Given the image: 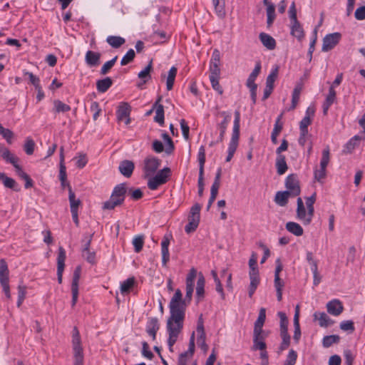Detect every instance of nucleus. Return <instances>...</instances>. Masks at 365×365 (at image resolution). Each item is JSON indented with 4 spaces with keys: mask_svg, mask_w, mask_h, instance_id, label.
I'll return each instance as SVG.
<instances>
[{
    "mask_svg": "<svg viewBox=\"0 0 365 365\" xmlns=\"http://www.w3.org/2000/svg\"><path fill=\"white\" fill-rule=\"evenodd\" d=\"M183 353H186V356L189 357H192L194 353H195V332L193 331L190 336V341H189V347L188 349L186 351H184Z\"/></svg>",
    "mask_w": 365,
    "mask_h": 365,
    "instance_id": "62",
    "label": "nucleus"
},
{
    "mask_svg": "<svg viewBox=\"0 0 365 365\" xmlns=\"http://www.w3.org/2000/svg\"><path fill=\"white\" fill-rule=\"evenodd\" d=\"M135 279L133 277H130L123 281L120 284V292L123 294H128L130 292V289L133 287Z\"/></svg>",
    "mask_w": 365,
    "mask_h": 365,
    "instance_id": "43",
    "label": "nucleus"
},
{
    "mask_svg": "<svg viewBox=\"0 0 365 365\" xmlns=\"http://www.w3.org/2000/svg\"><path fill=\"white\" fill-rule=\"evenodd\" d=\"M93 236V234L86 233L83 235V238L82 240V243H83V249H82L83 256H85V252H88V250H90V246L91 244Z\"/></svg>",
    "mask_w": 365,
    "mask_h": 365,
    "instance_id": "47",
    "label": "nucleus"
},
{
    "mask_svg": "<svg viewBox=\"0 0 365 365\" xmlns=\"http://www.w3.org/2000/svg\"><path fill=\"white\" fill-rule=\"evenodd\" d=\"M327 309L329 314L339 316L344 310V307L339 299H333L327 304Z\"/></svg>",
    "mask_w": 365,
    "mask_h": 365,
    "instance_id": "17",
    "label": "nucleus"
},
{
    "mask_svg": "<svg viewBox=\"0 0 365 365\" xmlns=\"http://www.w3.org/2000/svg\"><path fill=\"white\" fill-rule=\"evenodd\" d=\"M133 245L135 252H140L144 245V237L143 235H138L133 240Z\"/></svg>",
    "mask_w": 365,
    "mask_h": 365,
    "instance_id": "50",
    "label": "nucleus"
},
{
    "mask_svg": "<svg viewBox=\"0 0 365 365\" xmlns=\"http://www.w3.org/2000/svg\"><path fill=\"white\" fill-rule=\"evenodd\" d=\"M230 121H227V118L226 119H223V120L218 124V128L220 129V135L218 138V141L222 142L224 140V135L229 124Z\"/></svg>",
    "mask_w": 365,
    "mask_h": 365,
    "instance_id": "55",
    "label": "nucleus"
},
{
    "mask_svg": "<svg viewBox=\"0 0 365 365\" xmlns=\"http://www.w3.org/2000/svg\"><path fill=\"white\" fill-rule=\"evenodd\" d=\"M278 66L272 68L266 79V86L274 88V83L278 76Z\"/></svg>",
    "mask_w": 365,
    "mask_h": 365,
    "instance_id": "42",
    "label": "nucleus"
},
{
    "mask_svg": "<svg viewBox=\"0 0 365 365\" xmlns=\"http://www.w3.org/2000/svg\"><path fill=\"white\" fill-rule=\"evenodd\" d=\"M72 348L73 351V365H83V349L79 331L74 327L72 331Z\"/></svg>",
    "mask_w": 365,
    "mask_h": 365,
    "instance_id": "2",
    "label": "nucleus"
},
{
    "mask_svg": "<svg viewBox=\"0 0 365 365\" xmlns=\"http://www.w3.org/2000/svg\"><path fill=\"white\" fill-rule=\"evenodd\" d=\"M201 207H191L187 215V224L185 227V232L187 234L194 232L199 226L200 222Z\"/></svg>",
    "mask_w": 365,
    "mask_h": 365,
    "instance_id": "6",
    "label": "nucleus"
},
{
    "mask_svg": "<svg viewBox=\"0 0 365 365\" xmlns=\"http://www.w3.org/2000/svg\"><path fill=\"white\" fill-rule=\"evenodd\" d=\"M130 106L128 103H121L116 110L118 121H124L125 125H129L131 122V119L130 118Z\"/></svg>",
    "mask_w": 365,
    "mask_h": 365,
    "instance_id": "10",
    "label": "nucleus"
},
{
    "mask_svg": "<svg viewBox=\"0 0 365 365\" xmlns=\"http://www.w3.org/2000/svg\"><path fill=\"white\" fill-rule=\"evenodd\" d=\"M161 160L154 156H148L144 160L143 172L146 177L153 175L160 165Z\"/></svg>",
    "mask_w": 365,
    "mask_h": 365,
    "instance_id": "7",
    "label": "nucleus"
},
{
    "mask_svg": "<svg viewBox=\"0 0 365 365\" xmlns=\"http://www.w3.org/2000/svg\"><path fill=\"white\" fill-rule=\"evenodd\" d=\"M128 184L120 183L114 187L110 200L104 202L103 205H120L127 196Z\"/></svg>",
    "mask_w": 365,
    "mask_h": 365,
    "instance_id": "3",
    "label": "nucleus"
},
{
    "mask_svg": "<svg viewBox=\"0 0 365 365\" xmlns=\"http://www.w3.org/2000/svg\"><path fill=\"white\" fill-rule=\"evenodd\" d=\"M66 257V251L64 248L63 247H59L57 257V278L59 284L62 283Z\"/></svg>",
    "mask_w": 365,
    "mask_h": 365,
    "instance_id": "14",
    "label": "nucleus"
},
{
    "mask_svg": "<svg viewBox=\"0 0 365 365\" xmlns=\"http://www.w3.org/2000/svg\"><path fill=\"white\" fill-rule=\"evenodd\" d=\"M285 227L288 232L297 237L302 236L304 233L302 226L294 222H287Z\"/></svg>",
    "mask_w": 365,
    "mask_h": 365,
    "instance_id": "30",
    "label": "nucleus"
},
{
    "mask_svg": "<svg viewBox=\"0 0 365 365\" xmlns=\"http://www.w3.org/2000/svg\"><path fill=\"white\" fill-rule=\"evenodd\" d=\"M363 138L359 135H354L345 145L344 151L351 153L358 145L357 142L362 140Z\"/></svg>",
    "mask_w": 365,
    "mask_h": 365,
    "instance_id": "39",
    "label": "nucleus"
},
{
    "mask_svg": "<svg viewBox=\"0 0 365 365\" xmlns=\"http://www.w3.org/2000/svg\"><path fill=\"white\" fill-rule=\"evenodd\" d=\"M161 99L162 96H159L158 98L157 101L153 106V109L155 108L154 120L162 125L164 124V107L163 105L159 103Z\"/></svg>",
    "mask_w": 365,
    "mask_h": 365,
    "instance_id": "18",
    "label": "nucleus"
},
{
    "mask_svg": "<svg viewBox=\"0 0 365 365\" xmlns=\"http://www.w3.org/2000/svg\"><path fill=\"white\" fill-rule=\"evenodd\" d=\"M26 287L20 284L18 286V300L17 307H20L26 298Z\"/></svg>",
    "mask_w": 365,
    "mask_h": 365,
    "instance_id": "51",
    "label": "nucleus"
},
{
    "mask_svg": "<svg viewBox=\"0 0 365 365\" xmlns=\"http://www.w3.org/2000/svg\"><path fill=\"white\" fill-rule=\"evenodd\" d=\"M170 169L169 168H164L157 173L155 175L163 184L165 183L170 176Z\"/></svg>",
    "mask_w": 365,
    "mask_h": 365,
    "instance_id": "49",
    "label": "nucleus"
},
{
    "mask_svg": "<svg viewBox=\"0 0 365 365\" xmlns=\"http://www.w3.org/2000/svg\"><path fill=\"white\" fill-rule=\"evenodd\" d=\"M81 268L78 266L76 267L72 279L71 283V293H72V300H71V306L74 307L78 301V282L81 277Z\"/></svg>",
    "mask_w": 365,
    "mask_h": 365,
    "instance_id": "11",
    "label": "nucleus"
},
{
    "mask_svg": "<svg viewBox=\"0 0 365 365\" xmlns=\"http://www.w3.org/2000/svg\"><path fill=\"white\" fill-rule=\"evenodd\" d=\"M299 305H297L295 309V313H294V320H293L294 321V327L293 339L296 344H298V342L300 339V337H301V329H300V325H299Z\"/></svg>",
    "mask_w": 365,
    "mask_h": 365,
    "instance_id": "24",
    "label": "nucleus"
},
{
    "mask_svg": "<svg viewBox=\"0 0 365 365\" xmlns=\"http://www.w3.org/2000/svg\"><path fill=\"white\" fill-rule=\"evenodd\" d=\"M16 173L18 175L19 177H20L22 180L25 181L24 187L26 189L33 187L34 182L32 179L29 177V175L27 173H26L22 170L21 167L16 168Z\"/></svg>",
    "mask_w": 365,
    "mask_h": 365,
    "instance_id": "36",
    "label": "nucleus"
},
{
    "mask_svg": "<svg viewBox=\"0 0 365 365\" xmlns=\"http://www.w3.org/2000/svg\"><path fill=\"white\" fill-rule=\"evenodd\" d=\"M35 143L31 138H27L24 146V151L27 155H32L34 151Z\"/></svg>",
    "mask_w": 365,
    "mask_h": 365,
    "instance_id": "63",
    "label": "nucleus"
},
{
    "mask_svg": "<svg viewBox=\"0 0 365 365\" xmlns=\"http://www.w3.org/2000/svg\"><path fill=\"white\" fill-rule=\"evenodd\" d=\"M9 279V269L6 262L1 259L0 260V280Z\"/></svg>",
    "mask_w": 365,
    "mask_h": 365,
    "instance_id": "53",
    "label": "nucleus"
},
{
    "mask_svg": "<svg viewBox=\"0 0 365 365\" xmlns=\"http://www.w3.org/2000/svg\"><path fill=\"white\" fill-rule=\"evenodd\" d=\"M106 42L113 48H118L125 42L124 38L118 36H108Z\"/></svg>",
    "mask_w": 365,
    "mask_h": 365,
    "instance_id": "35",
    "label": "nucleus"
},
{
    "mask_svg": "<svg viewBox=\"0 0 365 365\" xmlns=\"http://www.w3.org/2000/svg\"><path fill=\"white\" fill-rule=\"evenodd\" d=\"M299 95H300V88H295L292 92V105L290 108L288 109V110H292L295 109L299 99Z\"/></svg>",
    "mask_w": 365,
    "mask_h": 365,
    "instance_id": "58",
    "label": "nucleus"
},
{
    "mask_svg": "<svg viewBox=\"0 0 365 365\" xmlns=\"http://www.w3.org/2000/svg\"><path fill=\"white\" fill-rule=\"evenodd\" d=\"M339 327L341 330L352 333L355 330L354 324L351 320L342 321Z\"/></svg>",
    "mask_w": 365,
    "mask_h": 365,
    "instance_id": "54",
    "label": "nucleus"
},
{
    "mask_svg": "<svg viewBox=\"0 0 365 365\" xmlns=\"http://www.w3.org/2000/svg\"><path fill=\"white\" fill-rule=\"evenodd\" d=\"M259 38L262 45L268 50H274L276 48L275 39L266 33L262 32L259 35Z\"/></svg>",
    "mask_w": 365,
    "mask_h": 365,
    "instance_id": "23",
    "label": "nucleus"
},
{
    "mask_svg": "<svg viewBox=\"0 0 365 365\" xmlns=\"http://www.w3.org/2000/svg\"><path fill=\"white\" fill-rule=\"evenodd\" d=\"M341 38V34L339 32L326 35L323 38L322 51L324 52L331 51L339 43Z\"/></svg>",
    "mask_w": 365,
    "mask_h": 365,
    "instance_id": "8",
    "label": "nucleus"
},
{
    "mask_svg": "<svg viewBox=\"0 0 365 365\" xmlns=\"http://www.w3.org/2000/svg\"><path fill=\"white\" fill-rule=\"evenodd\" d=\"M177 73L178 68L175 66H172L169 70L166 78V88L168 91L173 89Z\"/></svg>",
    "mask_w": 365,
    "mask_h": 365,
    "instance_id": "34",
    "label": "nucleus"
},
{
    "mask_svg": "<svg viewBox=\"0 0 365 365\" xmlns=\"http://www.w3.org/2000/svg\"><path fill=\"white\" fill-rule=\"evenodd\" d=\"M0 180L6 187L10 188L16 192L20 190L19 185L11 178L6 175L5 173L0 174Z\"/></svg>",
    "mask_w": 365,
    "mask_h": 365,
    "instance_id": "27",
    "label": "nucleus"
},
{
    "mask_svg": "<svg viewBox=\"0 0 365 365\" xmlns=\"http://www.w3.org/2000/svg\"><path fill=\"white\" fill-rule=\"evenodd\" d=\"M249 276H250V287H249L248 294H249V297L251 298V297H252L254 293L255 292V291L259 284L260 279L259 277V272H254V271L250 272Z\"/></svg>",
    "mask_w": 365,
    "mask_h": 365,
    "instance_id": "22",
    "label": "nucleus"
},
{
    "mask_svg": "<svg viewBox=\"0 0 365 365\" xmlns=\"http://www.w3.org/2000/svg\"><path fill=\"white\" fill-rule=\"evenodd\" d=\"M113 85V81L110 77L97 81L96 88L99 93L106 92Z\"/></svg>",
    "mask_w": 365,
    "mask_h": 365,
    "instance_id": "29",
    "label": "nucleus"
},
{
    "mask_svg": "<svg viewBox=\"0 0 365 365\" xmlns=\"http://www.w3.org/2000/svg\"><path fill=\"white\" fill-rule=\"evenodd\" d=\"M170 316L167 321V331L169 334L168 345L170 351L178 340V335L183 328V320L185 316L186 301L182 299L180 289H176L169 304Z\"/></svg>",
    "mask_w": 365,
    "mask_h": 365,
    "instance_id": "1",
    "label": "nucleus"
},
{
    "mask_svg": "<svg viewBox=\"0 0 365 365\" xmlns=\"http://www.w3.org/2000/svg\"><path fill=\"white\" fill-rule=\"evenodd\" d=\"M101 53L93 51H88L85 56L86 63L89 67H96L100 64Z\"/></svg>",
    "mask_w": 365,
    "mask_h": 365,
    "instance_id": "19",
    "label": "nucleus"
},
{
    "mask_svg": "<svg viewBox=\"0 0 365 365\" xmlns=\"http://www.w3.org/2000/svg\"><path fill=\"white\" fill-rule=\"evenodd\" d=\"M277 315L280 319V323H279L280 332L288 331L289 321H288L286 314L282 312H279L277 313Z\"/></svg>",
    "mask_w": 365,
    "mask_h": 365,
    "instance_id": "44",
    "label": "nucleus"
},
{
    "mask_svg": "<svg viewBox=\"0 0 365 365\" xmlns=\"http://www.w3.org/2000/svg\"><path fill=\"white\" fill-rule=\"evenodd\" d=\"M0 135H1L4 137V138L6 140L8 143H11V138L14 136V133L11 130L4 128L1 124Z\"/></svg>",
    "mask_w": 365,
    "mask_h": 365,
    "instance_id": "61",
    "label": "nucleus"
},
{
    "mask_svg": "<svg viewBox=\"0 0 365 365\" xmlns=\"http://www.w3.org/2000/svg\"><path fill=\"white\" fill-rule=\"evenodd\" d=\"M118 59V56H115L114 58H113L111 60L106 62L101 69V73L102 75H106L108 73L110 69L114 66L115 63L116 62Z\"/></svg>",
    "mask_w": 365,
    "mask_h": 365,
    "instance_id": "57",
    "label": "nucleus"
},
{
    "mask_svg": "<svg viewBox=\"0 0 365 365\" xmlns=\"http://www.w3.org/2000/svg\"><path fill=\"white\" fill-rule=\"evenodd\" d=\"M297 359V353L293 349L289 350L284 365H294Z\"/></svg>",
    "mask_w": 365,
    "mask_h": 365,
    "instance_id": "56",
    "label": "nucleus"
},
{
    "mask_svg": "<svg viewBox=\"0 0 365 365\" xmlns=\"http://www.w3.org/2000/svg\"><path fill=\"white\" fill-rule=\"evenodd\" d=\"M261 68H262V66H261L260 61L257 62L255 64V68L253 69L252 73L250 74V76L247 80L246 85L256 84L255 81L260 73Z\"/></svg>",
    "mask_w": 365,
    "mask_h": 365,
    "instance_id": "40",
    "label": "nucleus"
},
{
    "mask_svg": "<svg viewBox=\"0 0 365 365\" xmlns=\"http://www.w3.org/2000/svg\"><path fill=\"white\" fill-rule=\"evenodd\" d=\"M54 110L56 113H66L71 110V106L67 105L60 100H55L53 101Z\"/></svg>",
    "mask_w": 365,
    "mask_h": 365,
    "instance_id": "45",
    "label": "nucleus"
},
{
    "mask_svg": "<svg viewBox=\"0 0 365 365\" xmlns=\"http://www.w3.org/2000/svg\"><path fill=\"white\" fill-rule=\"evenodd\" d=\"M197 160L199 163V172L200 176L204 175V166L205 163V150L203 145H201L198 150Z\"/></svg>",
    "mask_w": 365,
    "mask_h": 365,
    "instance_id": "38",
    "label": "nucleus"
},
{
    "mask_svg": "<svg viewBox=\"0 0 365 365\" xmlns=\"http://www.w3.org/2000/svg\"><path fill=\"white\" fill-rule=\"evenodd\" d=\"M24 75L29 77L30 83L35 87V88L41 86L39 78L35 76L33 73L25 71Z\"/></svg>",
    "mask_w": 365,
    "mask_h": 365,
    "instance_id": "64",
    "label": "nucleus"
},
{
    "mask_svg": "<svg viewBox=\"0 0 365 365\" xmlns=\"http://www.w3.org/2000/svg\"><path fill=\"white\" fill-rule=\"evenodd\" d=\"M240 113L239 110L235 111V120L232 128V133L230 142L228 146L227 153L234 155L238 146V141L240 138Z\"/></svg>",
    "mask_w": 365,
    "mask_h": 365,
    "instance_id": "5",
    "label": "nucleus"
},
{
    "mask_svg": "<svg viewBox=\"0 0 365 365\" xmlns=\"http://www.w3.org/2000/svg\"><path fill=\"white\" fill-rule=\"evenodd\" d=\"M340 341L339 335L333 334L324 336L322 339V345L324 348H329L334 344H338Z\"/></svg>",
    "mask_w": 365,
    "mask_h": 365,
    "instance_id": "41",
    "label": "nucleus"
},
{
    "mask_svg": "<svg viewBox=\"0 0 365 365\" xmlns=\"http://www.w3.org/2000/svg\"><path fill=\"white\" fill-rule=\"evenodd\" d=\"M196 330L198 334L197 339V346L201 349V350L204 353H206L208 351L209 346L206 343V334L204 329V324L202 315L200 317L197 321Z\"/></svg>",
    "mask_w": 365,
    "mask_h": 365,
    "instance_id": "9",
    "label": "nucleus"
},
{
    "mask_svg": "<svg viewBox=\"0 0 365 365\" xmlns=\"http://www.w3.org/2000/svg\"><path fill=\"white\" fill-rule=\"evenodd\" d=\"M171 235H165L161 242V253H162V265L167 266L168 262L170 260L169 245Z\"/></svg>",
    "mask_w": 365,
    "mask_h": 365,
    "instance_id": "16",
    "label": "nucleus"
},
{
    "mask_svg": "<svg viewBox=\"0 0 365 365\" xmlns=\"http://www.w3.org/2000/svg\"><path fill=\"white\" fill-rule=\"evenodd\" d=\"M336 93L335 90L333 88V86H330L329 93L324 102V104L331 106L336 99Z\"/></svg>",
    "mask_w": 365,
    "mask_h": 365,
    "instance_id": "59",
    "label": "nucleus"
},
{
    "mask_svg": "<svg viewBox=\"0 0 365 365\" xmlns=\"http://www.w3.org/2000/svg\"><path fill=\"white\" fill-rule=\"evenodd\" d=\"M276 168L279 175H283L288 169L284 155H277Z\"/></svg>",
    "mask_w": 365,
    "mask_h": 365,
    "instance_id": "32",
    "label": "nucleus"
},
{
    "mask_svg": "<svg viewBox=\"0 0 365 365\" xmlns=\"http://www.w3.org/2000/svg\"><path fill=\"white\" fill-rule=\"evenodd\" d=\"M291 34L296 37L299 41L303 39L304 32L298 20L291 21Z\"/></svg>",
    "mask_w": 365,
    "mask_h": 365,
    "instance_id": "26",
    "label": "nucleus"
},
{
    "mask_svg": "<svg viewBox=\"0 0 365 365\" xmlns=\"http://www.w3.org/2000/svg\"><path fill=\"white\" fill-rule=\"evenodd\" d=\"M263 4L267 6V25L269 28L276 18L275 6L269 0H263Z\"/></svg>",
    "mask_w": 365,
    "mask_h": 365,
    "instance_id": "20",
    "label": "nucleus"
},
{
    "mask_svg": "<svg viewBox=\"0 0 365 365\" xmlns=\"http://www.w3.org/2000/svg\"><path fill=\"white\" fill-rule=\"evenodd\" d=\"M280 336L282 338V343L279 349L282 351L287 349L290 345L291 337L288 331L280 332Z\"/></svg>",
    "mask_w": 365,
    "mask_h": 365,
    "instance_id": "46",
    "label": "nucleus"
},
{
    "mask_svg": "<svg viewBox=\"0 0 365 365\" xmlns=\"http://www.w3.org/2000/svg\"><path fill=\"white\" fill-rule=\"evenodd\" d=\"M144 194L141 188L128 186L127 197L133 201H138L143 197Z\"/></svg>",
    "mask_w": 365,
    "mask_h": 365,
    "instance_id": "31",
    "label": "nucleus"
},
{
    "mask_svg": "<svg viewBox=\"0 0 365 365\" xmlns=\"http://www.w3.org/2000/svg\"><path fill=\"white\" fill-rule=\"evenodd\" d=\"M0 154L1 158L8 163H11L15 168V171L16 170V168H20L19 163V158L12 154L10 150L0 145Z\"/></svg>",
    "mask_w": 365,
    "mask_h": 365,
    "instance_id": "15",
    "label": "nucleus"
},
{
    "mask_svg": "<svg viewBox=\"0 0 365 365\" xmlns=\"http://www.w3.org/2000/svg\"><path fill=\"white\" fill-rule=\"evenodd\" d=\"M289 197H293L290 193L286 190L284 191H279L276 193L275 195V202L279 205H285L288 202V199Z\"/></svg>",
    "mask_w": 365,
    "mask_h": 365,
    "instance_id": "33",
    "label": "nucleus"
},
{
    "mask_svg": "<svg viewBox=\"0 0 365 365\" xmlns=\"http://www.w3.org/2000/svg\"><path fill=\"white\" fill-rule=\"evenodd\" d=\"M134 168V163L128 160L121 161L118 167L120 173L126 178L132 175Z\"/></svg>",
    "mask_w": 365,
    "mask_h": 365,
    "instance_id": "21",
    "label": "nucleus"
},
{
    "mask_svg": "<svg viewBox=\"0 0 365 365\" xmlns=\"http://www.w3.org/2000/svg\"><path fill=\"white\" fill-rule=\"evenodd\" d=\"M205 279L203 274L200 272L197 281L196 287V297L197 302H200L203 297L205 294Z\"/></svg>",
    "mask_w": 365,
    "mask_h": 365,
    "instance_id": "28",
    "label": "nucleus"
},
{
    "mask_svg": "<svg viewBox=\"0 0 365 365\" xmlns=\"http://www.w3.org/2000/svg\"><path fill=\"white\" fill-rule=\"evenodd\" d=\"M160 329V324L157 317H150L146 324V331H158Z\"/></svg>",
    "mask_w": 365,
    "mask_h": 365,
    "instance_id": "48",
    "label": "nucleus"
},
{
    "mask_svg": "<svg viewBox=\"0 0 365 365\" xmlns=\"http://www.w3.org/2000/svg\"><path fill=\"white\" fill-rule=\"evenodd\" d=\"M314 215V207H297V218L304 225H309Z\"/></svg>",
    "mask_w": 365,
    "mask_h": 365,
    "instance_id": "12",
    "label": "nucleus"
},
{
    "mask_svg": "<svg viewBox=\"0 0 365 365\" xmlns=\"http://www.w3.org/2000/svg\"><path fill=\"white\" fill-rule=\"evenodd\" d=\"M286 191L289 192L292 197H297L300 193L299 181L294 175H289L285 180Z\"/></svg>",
    "mask_w": 365,
    "mask_h": 365,
    "instance_id": "13",
    "label": "nucleus"
},
{
    "mask_svg": "<svg viewBox=\"0 0 365 365\" xmlns=\"http://www.w3.org/2000/svg\"><path fill=\"white\" fill-rule=\"evenodd\" d=\"M153 70V61L151 60L145 68L139 72L138 76L139 78L143 81V83H145L148 80L150 79V72Z\"/></svg>",
    "mask_w": 365,
    "mask_h": 365,
    "instance_id": "37",
    "label": "nucleus"
},
{
    "mask_svg": "<svg viewBox=\"0 0 365 365\" xmlns=\"http://www.w3.org/2000/svg\"><path fill=\"white\" fill-rule=\"evenodd\" d=\"M219 66L217 64H210V79L220 78V68Z\"/></svg>",
    "mask_w": 365,
    "mask_h": 365,
    "instance_id": "60",
    "label": "nucleus"
},
{
    "mask_svg": "<svg viewBox=\"0 0 365 365\" xmlns=\"http://www.w3.org/2000/svg\"><path fill=\"white\" fill-rule=\"evenodd\" d=\"M240 113L239 110L235 111V120L232 128V133L230 142L228 146L227 153L234 155L238 146V141L240 138Z\"/></svg>",
    "mask_w": 365,
    "mask_h": 365,
    "instance_id": "4",
    "label": "nucleus"
},
{
    "mask_svg": "<svg viewBox=\"0 0 365 365\" xmlns=\"http://www.w3.org/2000/svg\"><path fill=\"white\" fill-rule=\"evenodd\" d=\"M314 320L319 321V324L322 327H327L334 324V321L324 312H316L314 315Z\"/></svg>",
    "mask_w": 365,
    "mask_h": 365,
    "instance_id": "25",
    "label": "nucleus"
},
{
    "mask_svg": "<svg viewBox=\"0 0 365 365\" xmlns=\"http://www.w3.org/2000/svg\"><path fill=\"white\" fill-rule=\"evenodd\" d=\"M135 56V53L133 49H129L127 53L123 56L121 59V66H125L132 62Z\"/></svg>",
    "mask_w": 365,
    "mask_h": 365,
    "instance_id": "52",
    "label": "nucleus"
}]
</instances>
